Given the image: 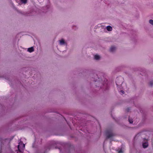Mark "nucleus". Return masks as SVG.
I'll return each instance as SVG.
<instances>
[{
	"instance_id": "nucleus-1",
	"label": "nucleus",
	"mask_w": 153,
	"mask_h": 153,
	"mask_svg": "<svg viewBox=\"0 0 153 153\" xmlns=\"http://www.w3.org/2000/svg\"><path fill=\"white\" fill-rule=\"evenodd\" d=\"M18 148L19 151L22 152V150H23L25 148V145L22 142L20 141L19 143Z\"/></svg>"
},
{
	"instance_id": "nucleus-2",
	"label": "nucleus",
	"mask_w": 153,
	"mask_h": 153,
	"mask_svg": "<svg viewBox=\"0 0 153 153\" xmlns=\"http://www.w3.org/2000/svg\"><path fill=\"white\" fill-rule=\"evenodd\" d=\"M106 79H104L103 81V87H101V88H105V89H106L107 88H106V87L108 86V83Z\"/></svg>"
},
{
	"instance_id": "nucleus-3",
	"label": "nucleus",
	"mask_w": 153,
	"mask_h": 153,
	"mask_svg": "<svg viewBox=\"0 0 153 153\" xmlns=\"http://www.w3.org/2000/svg\"><path fill=\"white\" fill-rule=\"evenodd\" d=\"M106 136L108 138H109L113 136V134L111 131L106 132Z\"/></svg>"
},
{
	"instance_id": "nucleus-4",
	"label": "nucleus",
	"mask_w": 153,
	"mask_h": 153,
	"mask_svg": "<svg viewBox=\"0 0 153 153\" xmlns=\"http://www.w3.org/2000/svg\"><path fill=\"white\" fill-rule=\"evenodd\" d=\"M118 78H117L116 79V84L117 85V87L118 88H119V87H120V85L122 84V82H119L118 81Z\"/></svg>"
},
{
	"instance_id": "nucleus-5",
	"label": "nucleus",
	"mask_w": 153,
	"mask_h": 153,
	"mask_svg": "<svg viewBox=\"0 0 153 153\" xmlns=\"http://www.w3.org/2000/svg\"><path fill=\"white\" fill-rule=\"evenodd\" d=\"M148 146V144L147 142H146L143 144V148H147Z\"/></svg>"
},
{
	"instance_id": "nucleus-6",
	"label": "nucleus",
	"mask_w": 153,
	"mask_h": 153,
	"mask_svg": "<svg viewBox=\"0 0 153 153\" xmlns=\"http://www.w3.org/2000/svg\"><path fill=\"white\" fill-rule=\"evenodd\" d=\"M34 51V48L33 47L28 48L27 51L30 53H31L33 51Z\"/></svg>"
},
{
	"instance_id": "nucleus-7",
	"label": "nucleus",
	"mask_w": 153,
	"mask_h": 153,
	"mask_svg": "<svg viewBox=\"0 0 153 153\" xmlns=\"http://www.w3.org/2000/svg\"><path fill=\"white\" fill-rule=\"evenodd\" d=\"M59 44L61 45H64L65 43V42L63 39H62L61 40H59Z\"/></svg>"
},
{
	"instance_id": "nucleus-8",
	"label": "nucleus",
	"mask_w": 153,
	"mask_h": 153,
	"mask_svg": "<svg viewBox=\"0 0 153 153\" xmlns=\"http://www.w3.org/2000/svg\"><path fill=\"white\" fill-rule=\"evenodd\" d=\"M116 47L114 46H112L111 47L110 49V51L111 52H113L115 51L116 50Z\"/></svg>"
},
{
	"instance_id": "nucleus-9",
	"label": "nucleus",
	"mask_w": 153,
	"mask_h": 153,
	"mask_svg": "<svg viewBox=\"0 0 153 153\" xmlns=\"http://www.w3.org/2000/svg\"><path fill=\"white\" fill-rule=\"evenodd\" d=\"M107 30L108 31H111L112 30V27L110 26H108L106 27Z\"/></svg>"
},
{
	"instance_id": "nucleus-10",
	"label": "nucleus",
	"mask_w": 153,
	"mask_h": 153,
	"mask_svg": "<svg viewBox=\"0 0 153 153\" xmlns=\"http://www.w3.org/2000/svg\"><path fill=\"white\" fill-rule=\"evenodd\" d=\"M100 58V56L98 55H96L94 56V59L96 60H98Z\"/></svg>"
},
{
	"instance_id": "nucleus-11",
	"label": "nucleus",
	"mask_w": 153,
	"mask_h": 153,
	"mask_svg": "<svg viewBox=\"0 0 153 153\" xmlns=\"http://www.w3.org/2000/svg\"><path fill=\"white\" fill-rule=\"evenodd\" d=\"M128 120L130 123H132L133 122L132 119L130 117L129 118Z\"/></svg>"
},
{
	"instance_id": "nucleus-12",
	"label": "nucleus",
	"mask_w": 153,
	"mask_h": 153,
	"mask_svg": "<svg viewBox=\"0 0 153 153\" xmlns=\"http://www.w3.org/2000/svg\"><path fill=\"white\" fill-rule=\"evenodd\" d=\"M21 1L22 3L25 4L27 2V0H21Z\"/></svg>"
},
{
	"instance_id": "nucleus-13",
	"label": "nucleus",
	"mask_w": 153,
	"mask_h": 153,
	"mask_svg": "<svg viewBox=\"0 0 153 153\" xmlns=\"http://www.w3.org/2000/svg\"><path fill=\"white\" fill-rule=\"evenodd\" d=\"M149 22L151 24L153 25V20H149Z\"/></svg>"
},
{
	"instance_id": "nucleus-14",
	"label": "nucleus",
	"mask_w": 153,
	"mask_h": 153,
	"mask_svg": "<svg viewBox=\"0 0 153 153\" xmlns=\"http://www.w3.org/2000/svg\"><path fill=\"white\" fill-rule=\"evenodd\" d=\"M118 153H123V152L122 151L121 149H118Z\"/></svg>"
},
{
	"instance_id": "nucleus-15",
	"label": "nucleus",
	"mask_w": 153,
	"mask_h": 153,
	"mask_svg": "<svg viewBox=\"0 0 153 153\" xmlns=\"http://www.w3.org/2000/svg\"><path fill=\"white\" fill-rule=\"evenodd\" d=\"M150 85L151 86H152L153 85V81H151L150 82Z\"/></svg>"
},
{
	"instance_id": "nucleus-16",
	"label": "nucleus",
	"mask_w": 153,
	"mask_h": 153,
	"mask_svg": "<svg viewBox=\"0 0 153 153\" xmlns=\"http://www.w3.org/2000/svg\"><path fill=\"white\" fill-rule=\"evenodd\" d=\"M120 94H123L124 93V91L123 90H121L120 91Z\"/></svg>"
}]
</instances>
